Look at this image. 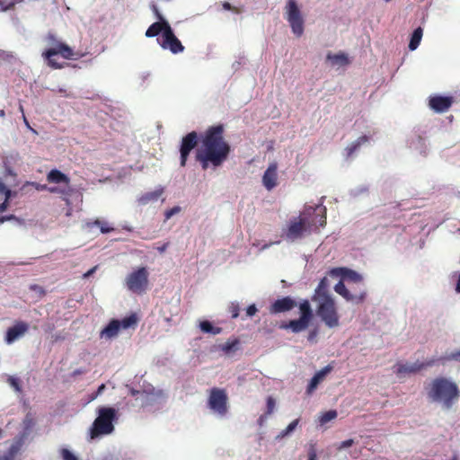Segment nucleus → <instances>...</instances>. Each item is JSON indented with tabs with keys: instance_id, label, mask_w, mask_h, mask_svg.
<instances>
[{
	"instance_id": "1",
	"label": "nucleus",
	"mask_w": 460,
	"mask_h": 460,
	"mask_svg": "<svg viewBox=\"0 0 460 460\" xmlns=\"http://www.w3.org/2000/svg\"><path fill=\"white\" fill-rule=\"evenodd\" d=\"M231 146L224 138L223 125L209 127L200 138V145L195 150V160L202 170L221 166L228 158Z\"/></svg>"
},
{
	"instance_id": "2",
	"label": "nucleus",
	"mask_w": 460,
	"mask_h": 460,
	"mask_svg": "<svg viewBox=\"0 0 460 460\" xmlns=\"http://www.w3.org/2000/svg\"><path fill=\"white\" fill-rule=\"evenodd\" d=\"M326 224V208L322 205L305 207L298 217L291 218L285 229L283 237L289 242H295L310 234L313 230Z\"/></svg>"
},
{
	"instance_id": "3",
	"label": "nucleus",
	"mask_w": 460,
	"mask_h": 460,
	"mask_svg": "<svg viewBox=\"0 0 460 460\" xmlns=\"http://www.w3.org/2000/svg\"><path fill=\"white\" fill-rule=\"evenodd\" d=\"M426 392L431 402L440 403L446 410H450L460 398L457 384L444 376L434 378L426 387Z\"/></svg>"
},
{
	"instance_id": "4",
	"label": "nucleus",
	"mask_w": 460,
	"mask_h": 460,
	"mask_svg": "<svg viewBox=\"0 0 460 460\" xmlns=\"http://www.w3.org/2000/svg\"><path fill=\"white\" fill-rule=\"evenodd\" d=\"M116 419V411L111 407H101L98 410V417L94 420L91 428V438H95L100 435H108L114 430L113 420Z\"/></svg>"
},
{
	"instance_id": "5",
	"label": "nucleus",
	"mask_w": 460,
	"mask_h": 460,
	"mask_svg": "<svg viewBox=\"0 0 460 460\" xmlns=\"http://www.w3.org/2000/svg\"><path fill=\"white\" fill-rule=\"evenodd\" d=\"M48 41L52 47L46 49L42 55L48 60L49 66L55 69H60L63 67L62 65L57 63L53 57L60 55L65 59H71L74 57V51L67 44L57 40L52 34H49Z\"/></svg>"
},
{
	"instance_id": "6",
	"label": "nucleus",
	"mask_w": 460,
	"mask_h": 460,
	"mask_svg": "<svg viewBox=\"0 0 460 460\" xmlns=\"http://www.w3.org/2000/svg\"><path fill=\"white\" fill-rule=\"evenodd\" d=\"M363 277L357 271L347 268V301L358 304L366 297Z\"/></svg>"
},
{
	"instance_id": "7",
	"label": "nucleus",
	"mask_w": 460,
	"mask_h": 460,
	"mask_svg": "<svg viewBox=\"0 0 460 460\" xmlns=\"http://www.w3.org/2000/svg\"><path fill=\"white\" fill-rule=\"evenodd\" d=\"M125 286L133 294L143 295L149 287V272L146 267L131 271L125 279Z\"/></svg>"
},
{
	"instance_id": "8",
	"label": "nucleus",
	"mask_w": 460,
	"mask_h": 460,
	"mask_svg": "<svg viewBox=\"0 0 460 460\" xmlns=\"http://www.w3.org/2000/svg\"><path fill=\"white\" fill-rule=\"evenodd\" d=\"M300 317L296 320H291L288 323H282L279 326L280 329H290L293 332L298 333L305 331L309 326L313 318V311L308 300H304L299 305Z\"/></svg>"
},
{
	"instance_id": "9",
	"label": "nucleus",
	"mask_w": 460,
	"mask_h": 460,
	"mask_svg": "<svg viewBox=\"0 0 460 460\" xmlns=\"http://www.w3.org/2000/svg\"><path fill=\"white\" fill-rule=\"evenodd\" d=\"M286 19L293 33L301 37L304 33V19L296 0H288L286 5Z\"/></svg>"
},
{
	"instance_id": "10",
	"label": "nucleus",
	"mask_w": 460,
	"mask_h": 460,
	"mask_svg": "<svg viewBox=\"0 0 460 460\" xmlns=\"http://www.w3.org/2000/svg\"><path fill=\"white\" fill-rule=\"evenodd\" d=\"M318 302L317 314L329 327L338 325V315L333 299L328 298Z\"/></svg>"
},
{
	"instance_id": "11",
	"label": "nucleus",
	"mask_w": 460,
	"mask_h": 460,
	"mask_svg": "<svg viewBox=\"0 0 460 460\" xmlns=\"http://www.w3.org/2000/svg\"><path fill=\"white\" fill-rule=\"evenodd\" d=\"M439 360H440V358H432L424 362H415L413 364H403L402 362H397L394 366V372L398 376L416 374L427 367H433Z\"/></svg>"
},
{
	"instance_id": "12",
	"label": "nucleus",
	"mask_w": 460,
	"mask_h": 460,
	"mask_svg": "<svg viewBox=\"0 0 460 460\" xmlns=\"http://www.w3.org/2000/svg\"><path fill=\"white\" fill-rule=\"evenodd\" d=\"M227 399L224 389L212 388L209 392L208 406L212 411L223 416L227 412Z\"/></svg>"
},
{
	"instance_id": "13",
	"label": "nucleus",
	"mask_w": 460,
	"mask_h": 460,
	"mask_svg": "<svg viewBox=\"0 0 460 460\" xmlns=\"http://www.w3.org/2000/svg\"><path fill=\"white\" fill-rule=\"evenodd\" d=\"M199 136L196 131H191L184 136L180 146V164L184 167L189 159L190 154L198 147Z\"/></svg>"
},
{
	"instance_id": "14",
	"label": "nucleus",
	"mask_w": 460,
	"mask_h": 460,
	"mask_svg": "<svg viewBox=\"0 0 460 460\" xmlns=\"http://www.w3.org/2000/svg\"><path fill=\"white\" fill-rule=\"evenodd\" d=\"M160 45L164 49H170V51L173 54H178L184 50V46L174 35L171 27H168L166 31L163 33V41L160 43Z\"/></svg>"
},
{
	"instance_id": "15",
	"label": "nucleus",
	"mask_w": 460,
	"mask_h": 460,
	"mask_svg": "<svg viewBox=\"0 0 460 460\" xmlns=\"http://www.w3.org/2000/svg\"><path fill=\"white\" fill-rule=\"evenodd\" d=\"M454 102L452 96L434 95L429 97V106L437 113H444L450 109Z\"/></svg>"
},
{
	"instance_id": "16",
	"label": "nucleus",
	"mask_w": 460,
	"mask_h": 460,
	"mask_svg": "<svg viewBox=\"0 0 460 460\" xmlns=\"http://www.w3.org/2000/svg\"><path fill=\"white\" fill-rule=\"evenodd\" d=\"M278 164H270L262 175V184L268 190H271L278 185Z\"/></svg>"
},
{
	"instance_id": "17",
	"label": "nucleus",
	"mask_w": 460,
	"mask_h": 460,
	"mask_svg": "<svg viewBox=\"0 0 460 460\" xmlns=\"http://www.w3.org/2000/svg\"><path fill=\"white\" fill-rule=\"evenodd\" d=\"M29 330V324L25 322H16L15 324L8 328L5 334V341L8 344L13 343L15 340L24 335Z\"/></svg>"
},
{
	"instance_id": "18",
	"label": "nucleus",
	"mask_w": 460,
	"mask_h": 460,
	"mask_svg": "<svg viewBox=\"0 0 460 460\" xmlns=\"http://www.w3.org/2000/svg\"><path fill=\"white\" fill-rule=\"evenodd\" d=\"M295 306H296V300L290 296H285L272 303L270 307V312L271 314L285 313L292 310Z\"/></svg>"
},
{
	"instance_id": "19",
	"label": "nucleus",
	"mask_w": 460,
	"mask_h": 460,
	"mask_svg": "<svg viewBox=\"0 0 460 460\" xmlns=\"http://www.w3.org/2000/svg\"><path fill=\"white\" fill-rule=\"evenodd\" d=\"M332 367L328 365L322 368L320 371L316 372L314 376L310 380V383L307 386L306 393L311 394L318 386L320 383H322L326 376L332 371Z\"/></svg>"
},
{
	"instance_id": "20",
	"label": "nucleus",
	"mask_w": 460,
	"mask_h": 460,
	"mask_svg": "<svg viewBox=\"0 0 460 460\" xmlns=\"http://www.w3.org/2000/svg\"><path fill=\"white\" fill-rule=\"evenodd\" d=\"M329 276L332 278H340L339 282L334 286V289L338 294L345 296V268L341 267L333 269L329 272Z\"/></svg>"
},
{
	"instance_id": "21",
	"label": "nucleus",
	"mask_w": 460,
	"mask_h": 460,
	"mask_svg": "<svg viewBox=\"0 0 460 460\" xmlns=\"http://www.w3.org/2000/svg\"><path fill=\"white\" fill-rule=\"evenodd\" d=\"M331 298L329 294V283L326 277L321 279L313 296L314 301H321Z\"/></svg>"
},
{
	"instance_id": "22",
	"label": "nucleus",
	"mask_w": 460,
	"mask_h": 460,
	"mask_svg": "<svg viewBox=\"0 0 460 460\" xmlns=\"http://www.w3.org/2000/svg\"><path fill=\"white\" fill-rule=\"evenodd\" d=\"M47 181L49 183H63L66 187L70 185L69 177L58 169H53L48 172Z\"/></svg>"
},
{
	"instance_id": "23",
	"label": "nucleus",
	"mask_w": 460,
	"mask_h": 460,
	"mask_svg": "<svg viewBox=\"0 0 460 460\" xmlns=\"http://www.w3.org/2000/svg\"><path fill=\"white\" fill-rule=\"evenodd\" d=\"M121 329V323L119 320H111L108 325L101 332V338L111 339L118 335Z\"/></svg>"
},
{
	"instance_id": "24",
	"label": "nucleus",
	"mask_w": 460,
	"mask_h": 460,
	"mask_svg": "<svg viewBox=\"0 0 460 460\" xmlns=\"http://www.w3.org/2000/svg\"><path fill=\"white\" fill-rule=\"evenodd\" d=\"M171 27L170 24L165 22H155L153 24H151L148 29L146 31V36L147 38H153L157 36L160 33H164L166 31L167 28Z\"/></svg>"
},
{
	"instance_id": "25",
	"label": "nucleus",
	"mask_w": 460,
	"mask_h": 460,
	"mask_svg": "<svg viewBox=\"0 0 460 460\" xmlns=\"http://www.w3.org/2000/svg\"><path fill=\"white\" fill-rule=\"evenodd\" d=\"M163 192L164 190L162 188L154 191L146 192L138 198V203L140 205H146L149 202L156 201L161 197Z\"/></svg>"
},
{
	"instance_id": "26",
	"label": "nucleus",
	"mask_w": 460,
	"mask_h": 460,
	"mask_svg": "<svg viewBox=\"0 0 460 460\" xmlns=\"http://www.w3.org/2000/svg\"><path fill=\"white\" fill-rule=\"evenodd\" d=\"M327 62H329L332 66H343V65H345V53H343V52H340L338 54L329 53L327 55Z\"/></svg>"
},
{
	"instance_id": "27",
	"label": "nucleus",
	"mask_w": 460,
	"mask_h": 460,
	"mask_svg": "<svg viewBox=\"0 0 460 460\" xmlns=\"http://www.w3.org/2000/svg\"><path fill=\"white\" fill-rule=\"evenodd\" d=\"M422 32L423 31L420 27H418L417 29H415L414 31L412 32L411 40L409 43V49L411 50L416 49L418 48V46L420 45V42L422 38Z\"/></svg>"
},
{
	"instance_id": "28",
	"label": "nucleus",
	"mask_w": 460,
	"mask_h": 460,
	"mask_svg": "<svg viewBox=\"0 0 460 460\" xmlns=\"http://www.w3.org/2000/svg\"><path fill=\"white\" fill-rule=\"evenodd\" d=\"M200 330L205 333L219 334L222 332L221 327L213 326L209 321H202L199 323Z\"/></svg>"
},
{
	"instance_id": "29",
	"label": "nucleus",
	"mask_w": 460,
	"mask_h": 460,
	"mask_svg": "<svg viewBox=\"0 0 460 460\" xmlns=\"http://www.w3.org/2000/svg\"><path fill=\"white\" fill-rule=\"evenodd\" d=\"M367 141L368 137L367 136H362L358 137L347 148V155L350 156L354 155L357 152L358 148H359L362 145L366 144Z\"/></svg>"
},
{
	"instance_id": "30",
	"label": "nucleus",
	"mask_w": 460,
	"mask_h": 460,
	"mask_svg": "<svg viewBox=\"0 0 460 460\" xmlns=\"http://www.w3.org/2000/svg\"><path fill=\"white\" fill-rule=\"evenodd\" d=\"M336 418H337V411L335 410H330L328 411H325V412L322 413L318 418L319 425L324 426L331 420H335Z\"/></svg>"
},
{
	"instance_id": "31",
	"label": "nucleus",
	"mask_w": 460,
	"mask_h": 460,
	"mask_svg": "<svg viewBox=\"0 0 460 460\" xmlns=\"http://www.w3.org/2000/svg\"><path fill=\"white\" fill-rule=\"evenodd\" d=\"M93 226H97L100 227V230L102 234H107V233H111L114 230L113 227H111L109 223L107 222H104V221H101L99 219H96L95 221L93 222H91V223H87V226L88 227H93Z\"/></svg>"
},
{
	"instance_id": "32",
	"label": "nucleus",
	"mask_w": 460,
	"mask_h": 460,
	"mask_svg": "<svg viewBox=\"0 0 460 460\" xmlns=\"http://www.w3.org/2000/svg\"><path fill=\"white\" fill-rule=\"evenodd\" d=\"M119 322L121 323V329H128L137 325V317L136 316V314H132L129 316L123 318Z\"/></svg>"
},
{
	"instance_id": "33",
	"label": "nucleus",
	"mask_w": 460,
	"mask_h": 460,
	"mask_svg": "<svg viewBox=\"0 0 460 460\" xmlns=\"http://www.w3.org/2000/svg\"><path fill=\"white\" fill-rule=\"evenodd\" d=\"M239 343V341L237 339H234L233 341H227L226 343L220 345V349L226 353L229 354L233 350H234Z\"/></svg>"
},
{
	"instance_id": "34",
	"label": "nucleus",
	"mask_w": 460,
	"mask_h": 460,
	"mask_svg": "<svg viewBox=\"0 0 460 460\" xmlns=\"http://www.w3.org/2000/svg\"><path fill=\"white\" fill-rule=\"evenodd\" d=\"M48 191L64 196H70L72 192L70 186L66 187V185L64 187H48Z\"/></svg>"
},
{
	"instance_id": "35",
	"label": "nucleus",
	"mask_w": 460,
	"mask_h": 460,
	"mask_svg": "<svg viewBox=\"0 0 460 460\" xmlns=\"http://www.w3.org/2000/svg\"><path fill=\"white\" fill-rule=\"evenodd\" d=\"M298 423H299V419H296V420H293L292 422H290L288 425V427L281 431L280 436L283 438V437L289 435L291 432H293L296 429Z\"/></svg>"
},
{
	"instance_id": "36",
	"label": "nucleus",
	"mask_w": 460,
	"mask_h": 460,
	"mask_svg": "<svg viewBox=\"0 0 460 460\" xmlns=\"http://www.w3.org/2000/svg\"><path fill=\"white\" fill-rule=\"evenodd\" d=\"M228 311L231 314L233 319L237 318L240 313L239 304L237 302H232L228 306Z\"/></svg>"
},
{
	"instance_id": "37",
	"label": "nucleus",
	"mask_w": 460,
	"mask_h": 460,
	"mask_svg": "<svg viewBox=\"0 0 460 460\" xmlns=\"http://www.w3.org/2000/svg\"><path fill=\"white\" fill-rule=\"evenodd\" d=\"M23 426L25 430L31 429L34 426V420L31 414H27L23 420Z\"/></svg>"
},
{
	"instance_id": "38",
	"label": "nucleus",
	"mask_w": 460,
	"mask_h": 460,
	"mask_svg": "<svg viewBox=\"0 0 460 460\" xmlns=\"http://www.w3.org/2000/svg\"><path fill=\"white\" fill-rule=\"evenodd\" d=\"M61 456L63 460H78L77 457L66 448L61 450Z\"/></svg>"
},
{
	"instance_id": "39",
	"label": "nucleus",
	"mask_w": 460,
	"mask_h": 460,
	"mask_svg": "<svg viewBox=\"0 0 460 460\" xmlns=\"http://www.w3.org/2000/svg\"><path fill=\"white\" fill-rule=\"evenodd\" d=\"M275 405H276L275 400L271 396H269L267 399V412H266L268 415H270L274 411Z\"/></svg>"
},
{
	"instance_id": "40",
	"label": "nucleus",
	"mask_w": 460,
	"mask_h": 460,
	"mask_svg": "<svg viewBox=\"0 0 460 460\" xmlns=\"http://www.w3.org/2000/svg\"><path fill=\"white\" fill-rule=\"evenodd\" d=\"M308 460H317V453L315 445L311 444L308 447Z\"/></svg>"
},
{
	"instance_id": "41",
	"label": "nucleus",
	"mask_w": 460,
	"mask_h": 460,
	"mask_svg": "<svg viewBox=\"0 0 460 460\" xmlns=\"http://www.w3.org/2000/svg\"><path fill=\"white\" fill-rule=\"evenodd\" d=\"M11 197H12V191H8L7 195L4 196V200L0 204V212H4L6 210L8 204H9V199Z\"/></svg>"
},
{
	"instance_id": "42",
	"label": "nucleus",
	"mask_w": 460,
	"mask_h": 460,
	"mask_svg": "<svg viewBox=\"0 0 460 460\" xmlns=\"http://www.w3.org/2000/svg\"><path fill=\"white\" fill-rule=\"evenodd\" d=\"M8 381H9V384L11 385V386L13 387L15 391H17V392L22 391V387H21V385H20V382L18 379H16L14 377H10L8 379Z\"/></svg>"
},
{
	"instance_id": "43",
	"label": "nucleus",
	"mask_w": 460,
	"mask_h": 460,
	"mask_svg": "<svg viewBox=\"0 0 460 460\" xmlns=\"http://www.w3.org/2000/svg\"><path fill=\"white\" fill-rule=\"evenodd\" d=\"M15 453L16 449L14 448V447H12L7 455L0 456V460H13Z\"/></svg>"
},
{
	"instance_id": "44",
	"label": "nucleus",
	"mask_w": 460,
	"mask_h": 460,
	"mask_svg": "<svg viewBox=\"0 0 460 460\" xmlns=\"http://www.w3.org/2000/svg\"><path fill=\"white\" fill-rule=\"evenodd\" d=\"M223 8L227 11H233L235 13H240L241 10L235 6H232L228 2L223 3Z\"/></svg>"
},
{
	"instance_id": "45",
	"label": "nucleus",
	"mask_w": 460,
	"mask_h": 460,
	"mask_svg": "<svg viewBox=\"0 0 460 460\" xmlns=\"http://www.w3.org/2000/svg\"><path fill=\"white\" fill-rule=\"evenodd\" d=\"M180 210H181L180 207H173L172 208L166 210V212H165L166 219H169L173 215L179 213Z\"/></svg>"
},
{
	"instance_id": "46",
	"label": "nucleus",
	"mask_w": 460,
	"mask_h": 460,
	"mask_svg": "<svg viewBox=\"0 0 460 460\" xmlns=\"http://www.w3.org/2000/svg\"><path fill=\"white\" fill-rule=\"evenodd\" d=\"M257 312H258V309H257V307H256V305L254 304L249 305L246 308V315L249 316V317L253 316Z\"/></svg>"
},
{
	"instance_id": "47",
	"label": "nucleus",
	"mask_w": 460,
	"mask_h": 460,
	"mask_svg": "<svg viewBox=\"0 0 460 460\" xmlns=\"http://www.w3.org/2000/svg\"><path fill=\"white\" fill-rule=\"evenodd\" d=\"M447 360H460V349L445 358Z\"/></svg>"
},
{
	"instance_id": "48",
	"label": "nucleus",
	"mask_w": 460,
	"mask_h": 460,
	"mask_svg": "<svg viewBox=\"0 0 460 460\" xmlns=\"http://www.w3.org/2000/svg\"><path fill=\"white\" fill-rule=\"evenodd\" d=\"M29 184L34 186L37 190H48V186L46 184H40L38 182H29Z\"/></svg>"
},
{
	"instance_id": "49",
	"label": "nucleus",
	"mask_w": 460,
	"mask_h": 460,
	"mask_svg": "<svg viewBox=\"0 0 460 460\" xmlns=\"http://www.w3.org/2000/svg\"><path fill=\"white\" fill-rule=\"evenodd\" d=\"M30 289L31 290H33V291H36L38 293H40V295H45V290L42 287L39 286V285H31L30 287Z\"/></svg>"
},
{
	"instance_id": "50",
	"label": "nucleus",
	"mask_w": 460,
	"mask_h": 460,
	"mask_svg": "<svg viewBox=\"0 0 460 460\" xmlns=\"http://www.w3.org/2000/svg\"><path fill=\"white\" fill-rule=\"evenodd\" d=\"M8 191H11V190H9L0 179V193L4 194V196H6Z\"/></svg>"
},
{
	"instance_id": "51",
	"label": "nucleus",
	"mask_w": 460,
	"mask_h": 460,
	"mask_svg": "<svg viewBox=\"0 0 460 460\" xmlns=\"http://www.w3.org/2000/svg\"><path fill=\"white\" fill-rule=\"evenodd\" d=\"M96 269H97V266H94L93 268L90 269L87 272H85L84 274V278L87 279L90 276H92L93 274V272L96 270Z\"/></svg>"
},
{
	"instance_id": "52",
	"label": "nucleus",
	"mask_w": 460,
	"mask_h": 460,
	"mask_svg": "<svg viewBox=\"0 0 460 460\" xmlns=\"http://www.w3.org/2000/svg\"><path fill=\"white\" fill-rule=\"evenodd\" d=\"M169 246V243H164L162 246H159L157 247V251L160 252V253H163L166 251V249L168 248Z\"/></svg>"
},
{
	"instance_id": "53",
	"label": "nucleus",
	"mask_w": 460,
	"mask_h": 460,
	"mask_svg": "<svg viewBox=\"0 0 460 460\" xmlns=\"http://www.w3.org/2000/svg\"><path fill=\"white\" fill-rule=\"evenodd\" d=\"M13 217H14L13 216H2V217H0V224H3L4 222L10 220Z\"/></svg>"
},
{
	"instance_id": "54",
	"label": "nucleus",
	"mask_w": 460,
	"mask_h": 460,
	"mask_svg": "<svg viewBox=\"0 0 460 460\" xmlns=\"http://www.w3.org/2000/svg\"><path fill=\"white\" fill-rule=\"evenodd\" d=\"M105 387H106V386H105V385H104V384H102V385L98 387V389H97V391H96V395H95V397H96L97 395L101 394L105 390Z\"/></svg>"
},
{
	"instance_id": "55",
	"label": "nucleus",
	"mask_w": 460,
	"mask_h": 460,
	"mask_svg": "<svg viewBox=\"0 0 460 460\" xmlns=\"http://www.w3.org/2000/svg\"><path fill=\"white\" fill-rule=\"evenodd\" d=\"M22 118H23L24 124H25L29 128H31V130H33V129L31 128V126H30V124H29V121L27 120V119H26V117H25V115H24V114H23Z\"/></svg>"
},
{
	"instance_id": "56",
	"label": "nucleus",
	"mask_w": 460,
	"mask_h": 460,
	"mask_svg": "<svg viewBox=\"0 0 460 460\" xmlns=\"http://www.w3.org/2000/svg\"><path fill=\"white\" fill-rule=\"evenodd\" d=\"M456 290L460 293V275H459V279L457 280V284H456Z\"/></svg>"
},
{
	"instance_id": "57",
	"label": "nucleus",
	"mask_w": 460,
	"mask_h": 460,
	"mask_svg": "<svg viewBox=\"0 0 460 460\" xmlns=\"http://www.w3.org/2000/svg\"><path fill=\"white\" fill-rule=\"evenodd\" d=\"M83 373H84V371H83V370H81V369H76V370H75V371H74V376L81 375V374H83Z\"/></svg>"
},
{
	"instance_id": "58",
	"label": "nucleus",
	"mask_w": 460,
	"mask_h": 460,
	"mask_svg": "<svg viewBox=\"0 0 460 460\" xmlns=\"http://www.w3.org/2000/svg\"><path fill=\"white\" fill-rule=\"evenodd\" d=\"M352 442L353 441L351 439H347V442H346L347 448L349 447L352 445Z\"/></svg>"
},
{
	"instance_id": "59",
	"label": "nucleus",
	"mask_w": 460,
	"mask_h": 460,
	"mask_svg": "<svg viewBox=\"0 0 460 460\" xmlns=\"http://www.w3.org/2000/svg\"><path fill=\"white\" fill-rule=\"evenodd\" d=\"M5 116L4 110H0V117L4 118Z\"/></svg>"
},
{
	"instance_id": "60",
	"label": "nucleus",
	"mask_w": 460,
	"mask_h": 460,
	"mask_svg": "<svg viewBox=\"0 0 460 460\" xmlns=\"http://www.w3.org/2000/svg\"><path fill=\"white\" fill-rule=\"evenodd\" d=\"M19 111L22 113V115L24 114L23 106L22 104L19 106Z\"/></svg>"
},
{
	"instance_id": "61",
	"label": "nucleus",
	"mask_w": 460,
	"mask_h": 460,
	"mask_svg": "<svg viewBox=\"0 0 460 460\" xmlns=\"http://www.w3.org/2000/svg\"><path fill=\"white\" fill-rule=\"evenodd\" d=\"M137 394H138V391H136V390H132L131 391V394L132 395H136Z\"/></svg>"
},
{
	"instance_id": "62",
	"label": "nucleus",
	"mask_w": 460,
	"mask_h": 460,
	"mask_svg": "<svg viewBox=\"0 0 460 460\" xmlns=\"http://www.w3.org/2000/svg\"><path fill=\"white\" fill-rule=\"evenodd\" d=\"M3 433H4L3 429H0V438L3 437Z\"/></svg>"
},
{
	"instance_id": "63",
	"label": "nucleus",
	"mask_w": 460,
	"mask_h": 460,
	"mask_svg": "<svg viewBox=\"0 0 460 460\" xmlns=\"http://www.w3.org/2000/svg\"><path fill=\"white\" fill-rule=\"evenodd\" d=\"M345 447V442H341V447Z\"/></svg>"
},
{
	"instance_id": "64",
	"label": "nucleus",
	"mask_w": 460,
	"mask_h": 460,
	"mask_svg": "<svg viewBox=\"0 0 460 460\" xmlns=\"http://www.w3.org/2000/svg\"><path fill=\"white\" fill-rule=\"evenodd\" d=\"M451 460H457V458H456V457H454V458H452Z\"/></svg>"
}]
</instances>
